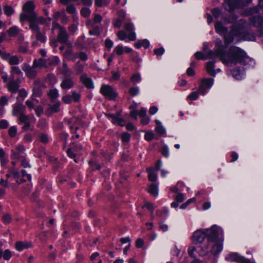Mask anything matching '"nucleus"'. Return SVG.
Returning a JSON list of instances; mask_svg holds the SVG:
<instances>
[{"mask_svg": "<svg viewBox=\"0 0 263 263\" xmlns=\"http://www.w3.org/2000/svg\"><path fill=\"white\" fill-rule=\"evenodd\" d=\"M70 146H72V147L74 148H73V150L75 152H78L79 151L83 149L82 146L81 144L78 143H73L71 144Z\"/></svg>", "mask_w": 263, "mask_h": 263, "instance_id": "nucleus-62", "label": "nucleus"}, {"mask_svg": "<svg viewBox=\"0 0 263 263\" xmlns=\"http://www.w3.org/2000/svg\"><path fill=\"white\" fill-rule=\"evenodd\" d=\"M9 172L12 175L14 179L15 180L17 183L20 184L18 179L20 177V173L16 171L14 167H10L9 168Z\"/></svg>", "mask_w": 263, "mask_h": 263, "instance_id": "nucleus-33", "label": "nucleus"}, {"mask_svg": "<svg viewBox=\"0 0 263 263\" xmlns=\"http://www.w3.org/2000/svg\"><path fill=\"white\" fill-rule=\"evenodd\" d=\"M63 69L62 70V72L66 76H69L70 74V70L69 69L68 66L66 63H65L64 62H63Z\"/></svg>", "mask_w": 263, "mask_h": 263, "instance_id": "nucleus-47", "label": "nucleus"}, {"mask_svg": "<svg viewBox=\"0 0 263 263\" xmlns=\"http://www.w3.org/2000/svg\"><path fill=\"white\" fill-rule=\"evenodd\" d=\"M45 82L49 85L53 86L57 82V79L55 76L53 74H48L45 78Z\"/></svg>", "mask_w": 263, "mask_h": 263, "instance_id": "nucleus-30", "label": "nucleus"}, {"mask_svg": "<svg viewBox=\"0 0 263 263\" xmlns=\"http://www.w3.org/2000/svg\"><path fill=\"white\" fill-rule=\"evenodd\" d=\"M81 80L88 88L90 89L93 88V84L92 80L90 78H88L86 74H83L81 76Z\"/></svg>", "mask_w": 263, "mask_h": 263, "instance_id": "nucleus-27", "label": "nucleus"}, {"mask_svg": "<svg viewBox=\"0 0 263 263\" xmlns=\"http://www.w3.org/2000/svg\"><path fill=\"white\" fill-rule=\"evenodd\" d=\"M33 67L36 68H42L46 67V61L44 59L40 58L38 60H34L33 62Z\"/></svg>", "mask_w": 263, "mask_h": 263, "instance_id": "nucleus-29", "label": "nucleus"}, {"mask_svg": "<svg viewBox=\"0 0 263 263\" xmlns=\"http://www.w3.org/2000/svg\"><path fill=\"white\" fill-rule=\"evenodd\" d=\"M10 73H12V74H21L22 72L18 67L12 66L11 69Z\"/></svg>", "mask_w": 263, "mask_h": 263, "instance_id": "nucleus-52", "label": "nucleus"}, {"mask_svg": "<svg viewBox=\"0 0 263 263\" xmlns=\"http://www.w3.org/2000/svg\"><path fill=\"white\" fill-rule=\"evenodd\" d=\"M8 100L6 96H3L0 98V107H3L8 104Z\"/></svg>", "mask_w": 263, "mask_h": 263, "instance_id": "nucleus-56", "label": "nucleus"}, {"mask_svg": "<svg viewBox=\"0 0 263 263\" xmlns=\"http://www.w3.org/2000/svg\"><path fill=\"white\" fill-rule=\"evenodd\" d=\"M114 51L117 55H120L122 54L124 52V47L121 45H118L114 48Z\"/></svg>", "mask_w": 263, "mask_h": 263, "instance_id": "nucleus-43", "label": "nucleus"}, {"mask_svg": "<svg viewBox=\"0 0 263 263\" xmlns=\"http://www.w3.org/2000/svg\"><path fill=\"white\" fill-rule=\"evenodd\" d=\"M48 95L52 100L55 99L59 97L58 91L55 88L51 89L48 93Z\"/></svg>", "mask_w": 263, "mask_h": 263, "instance_id": "nucleus-37", "label": "nucleus"}, {"mask_svg": "<svg viewBox=\"0 0 263 263\" xmlns=\"http://www.w3.org/2000/svg\"><path fill=\"white\" fill-rule=\"evenodd\" d=\"M154 168L153 167L147 168L146 171L148 172V180L152 182H155L157 180V176L156 173L154 172Z\"/></svg>", "mask_w": 263, "mask_h": 263, "instance_id": "nucleus-31", "label": "nucleus"}, {"mask_svg": "<svg viewBox=\"0 0 263 263\" xmlns=\"http://www.w3.org/2000/svg\"><path fill=\"white\" fill-rule=\"evenodd\" d=\"M9 135L11 137H14L17 133V128L15 126H13L10 127L9 129Z\"/></svg>", "mask_w": 263, "mask_h": 263, "instance_id": "nucleus-57", "label": "nucleus"}, {"mask_svg": "<svg viewBox=\"0 0 263 263\" xmlns=\"http://www.w3.org/2000/svg\"><path fill=\"white\" fill-rule=\"evenodd\" d=\"M59 62H60L59 58L58 57L55 56L50 59L49 64H50V65H51L52 66H55L58 64Z\"/></svg>", "mask_w": 263, "mask_h": 263, "instance_id": "nucleus-61", "label": "nucleus"}, {"mask_svg": "<svg viewBox=\"0 0 263 263\" xmlns=\"http://www.w3.org/2000/svg\"><path fill=\"white\" fill-rule=\"evenodd\" d=\"M206 231V237L208 240V245L203 246L202 249L204 251V254L208 252L209 246L211 242H214L218 240V232L217 227L216 226H212L210 229H205Z\"/></svg>", "mask_w": 263, "mask_h": 263, "instance_id": "nucleus-3", "label": "nucleus"}, {"mask_svg": "<svg viewBox=\"0 0 263 263\" xmlns=\"http://www.w3.org/2000/svg\"><path fill=\"white\" fill-rule=\"evenodd\" d=\"M73 148H74L72 146H70V147L66 151L68 156L71 158H74L76 155V154L74 153L75 152L73 150Z\"/></svg>", "mask_w": 263, "mask_h": 263, "instance_id": "nucleus-59", "label": "nucleus"}, {"mask_svg": "<svg viewBox=\"0 0 263 263\" xmlns=\"http://www.w3.org/2000/svg\"><path fill=\"white\" fill-rule=\"evenodd\" d=\"M84 39H85V36H82L80 37L77 40V41H76L75 44H76V46H78V48H81V49L84 48V44L83 43V41Z\"/></svg>", "mask_w": 263, "mask_h": 263, "instance_id": "nucleus-44", "label": "nucleus"}, {"mask_svg": "<svg viewBox=\"0 0 263 263\" xmlns=\"http://www.w3.org/2000/svg\"><path fill=\"white\" fill-rule=\"evenodd\" d=\"M90 14V10L88 8L84 7V8H82V10H81V14L85 17H88V16H89Z\"/></svg>", "mask_w": 263, "mask_h": 263, "instance_id": "nucleus-48", "label": "nucleus"}, {"mask_svg": "<svg viewBox=\"0 0 263 263\" xmlns=\"http://www.w3.org/2000/svg\"><path fill=\"white\" fill-rule=\"evenodd\" d=\"M224 51L223 49L219 47L217 48L214 51L211 50L209 51L206 57H207V59H214L216 57H218L219 60L222 62L221 57H224Z\"/></svg>", "mask_w": 263, "mask_h": 263, "instance_id": "nucleus-15", "label": "nucleus"}, {"mask_svg": "<svg viewBox=\"0 0 263 263\" xmlns=\"http://www.w3.org/2000/svg\"><path fill=\"white\" fill-rule=\"evenodd\" d=\"M35 33V38L38 41L45 43L46 41V33L45 31H41L39 26L31 25L29 28Z\"/></svg>", "mask_w": 263, "mask_h": 263, "instance_id": "nucleus-9", "label": "nucleus"}, {"mask_svg": "<svg viewBox=\"0 0 263 263\" xmlns=\"http://www.w3.org/2000/svg\"><path fill=\"white\" fill-rule=\"evenodd\" d=\"M216 31L220 35H224V44L228 46L230 43H232L235 37L239 36L240 34V29L237 25H234L232 26V29L230 32L225 34L228 32V28L222 25L221 23L217 22L215 25Z\"/></svg>", "mask_w": 263, "mask_h": 263, "instance_id": "nucleus-2", "label": "nucleus"}, {"mask_svg": "<svg viewBox=\"0 0 263 263\" xmlns=\"http://www.w3.org/2000/svg\"><path fill=\"white\" fill-rule=\"evenodd\" d=\"M83 69L84 65L81 64L80 61H78L74 66V69L76 71L77 73H81L83 71Z\"/></svg>", "mask_w": 263, "mask_h": 263, "instance_id": "nucleus-40", "label": "nucleus"}, {"mask_svg": "<svg viewBox=\"0 0 263 263\" xmlns=\"http://www.w3.org/2000/svg\"><path fill=\"white\" fill-rule=\"evenodd\" d=\"M168 213V210L166 208H163L162 210L160 211H157L156 212V214L158 216L162 217L163 216H166L167 215Z\"/></svg>", "mask_w": 263, "mask_h": 263, "instance_id": "nucleus-55", "label": "nucleus"}, {"mask_svg": "<svg viewBox=\"0 0 263 263\" xmlns=\"http://www.w3.org/2000/svg\"><path fill=\"white\" fill-rule=\"evenodd\" d=\"M63 56L69 61H74L77 58V54H76V53H74L70 48H69L64 51L63 53Z\"/></svg>", "mask_w": 263, "mask_h": 263, "instance_id": "nucleus-26", "label": "nucleus"}, {"mask_svg": "<svg viewBox=\"0 0 263 263\" xmlns=\"http://www.w3.org/2000/svg\"><path fill=\"white\" fill-rule=\"evenodd\" d=\"M156 131L159 135H162L165 133V130L164 128L160 124H158L155 128Z\"/></svg>", "mask_w": 263, "mask_h": 263, "instance_id": "nucleus-53", "label": "nucleus"}, {"mask_svg": "<svg viewBox=\"0 0 263 263\" xmlns=\"http://www.w3.org/2000/svg\"><path fill=\"white\" fill-rule=\"evenodd\" d=\"M79 121V119L76 117H73L69 119L68 121V124L70 125V128L71 129L73 128H74L75 130H77L78 129V127L76 125L78 124Z\"/></svg>", "mask_w": 263, "mask_h": 263, "instance_id": "nucleus-32", "label": "nucleus"}, {"mask_svg": "<svg viewBox=\"0 0 263 263\" xmlns=\"http://www.w3.org/2000/svg\"><path fill=\"white\" fill-rule=\"evenodd\" d=\"M223 241V238H219L218 240L214 242L215 243L212 246L211 250V252L213 255H216L222 251Z\"/></svg>", "mask_w": 263, "mask_h": 263, "instance_id": "nucleus-17", "label": "nucleus"}, {"mask_svg": "<svg viewBox=\"0 0 263 263\" xmlns=\"http://www.w3.org/2000/svg\"><path fill=\"white\" fill-rule=\"evenodd\" d=\"M245 5L242 0H225L223 6L226 10L231 11L236 8H240Z\"/></svg>", "mask_w": 263, "mask_h": 263, "instance_id": "nucleus-6", "label": "nucleus"}, {"mask_svg": "<svg viewBox=\"0 0 263 263\" xmlns=\"http://www.w3.org/2000/svg\"><path fill=\"white\" fill-rule=\"evenodd\" d=\"M100 93L109 100L115 99L117 93L115 89L108 85H102L100 89Z\"/></svg>", "mask_w": 263, "mask_h": 263, "instance_id": "nucleus-7", "label": "nucleus"}, {"mask_svg": "<svg viewBox=\"0 0 263 263\" xmlns=\"http://www.w3.org/2000/svg\"><path fill=\"white\" fill-rule=\"evenodd\" d=\"M41 82L39 80H36L34 81L32 86L33 95L35 97L41 96L42 92L41 89Z\"/></svg>", "mask_w": 263, "mask_h": 263, "instance_id": "nucleus-19", "label": "nucleus"}, {"mask_svg": "<svg viewBox=\"0 0 263 263\" xmlns=\"http://www.w3.org/2000/svg\"><path fill=\"white\" fill-rule=\"evenodd\" d=\"M25 110V106L21 103L15 104L13 108L12 114L13 116H17L18 114H24L23 112Z\"/></svg>", "mask_w": 263, "mask_h": 263, "instance_id": "nucleus-23", "label": "nucleus"}, {"mask_svg": "<svg viewBox=\"0 0 263 263\" xmlns=\"http://www.w3.org/2000/svg\"><path fill=\"white\" fill-rule=\"evenodd\" d=\"M148 192L151 195L156 197L158 194V186L155 184H152L148 190Z\"/></svg>", "mask_w": 263, "mask_h": 263, "instance_id": "nucleus-34", "label": "nucleus"}, {"mask_svg": "<svg viewBox=\"0 0 263 263\" xmlns=\"http://www.w3.org/2000/svg\"><path fill=\"white\" fill-rule=\"evenodd\" d=\"M60 110V102H55L50 105L49 108L46 110L45 114L48 116H50L53 113L57 112Z\"/></svg>", "mask_w": 263, "mask_h": 263, "instance_id": "nucleus-22", "label": "nucleus"}, {"mask_svg": "<svg viewBox=\"0 0 263 263\" xmlns=\"http://www.w3.org/2000/svg\"><path fill=\"white\" fill-rule=\"evenodd\" d=\"M141 80V77L139 74H134L131 77V81L134 83L139 82Z\"/></svg>", "mask_w": 263, "mask_h": 263, "instance_id": "nucleus-64", "label": "nucleus"}, {"mask_svg": "<svg viewBox=\"0 0 263 263\" xmlns=\"http://www.w3.org/2000/svg\"><path fill=\"white\" fill-rule=\"evenodd\" d=\"M29 22V27L31 28V25L39 26V25L45 24L48 26V24L47 23L46 18L43 16H37L35 13L28 21Z\"/></svg>", "mask_w": 263, "mask_h": 263, "instance_id": "nucleus-11", "label": "nucleus"}, {"mask_svg": "<svg viewBox=\"0 0 263 263\" xmlns=\"http://www.w3.org/2000/svg\"><path fill=\"white\" fill-rule=\"evenodd\" d=\"M35 8L33 2L32 1H28L26 2L23 7L24 12L20 15V21L21 22H23L25 21H28L32 15L36 13L34 10Z\"/></svg>", "mask_w": 263, "mask_h": 263, "instance_id": "nucleus-4", "label": "nucleus"}, {"mask_svg": "<svg viewBox=\"0 0 263 263\" xmlns=\"http://www.w3.org/2000/svg\"><path fill=\"white\" fill-rule=\"evenodd\" d=\"M130 138V135L128 133H124L121 135V139L123 142H128Z\"/></svg>", "mask_w": 263, "mask_h": 263, "instance_id": "nucleus-58", "label": "nucleus"}, {"mask_svg": "<svg viewBox=\"0 0 263 263\" xmlns=\"http://www.w3.org/2000/svg\"><path fill=\"white\" fill-rule=\"evenodd\" d=\"M199 91L192 92L189 96L188 98L190 100H195L198 98Z\"/></svg>", "mask_w": 263, "mask_h": 263, "instance_id": "nucleus-63", "label": "nucleus"}, {"mask_svg": "<svg viewBox=\"0 0 263 263\" xmlns=\"http://www.w3.org/2000/svg\"><path fill=\"white\" fill-rule=\"evenodd\" d=\"M76 54H77V58H80V59L83 61H86L88 59V56L84 52L76 53Z\"/></svg>", "mask_w": 263, "mask_h": 263, "instance_id": "nucleus-46", "label": "nucleus"}, {"mask_svg": "<svg viewBox=\"0 0 263 263\" xmlns=\"http://www.w3.org/2000/svg\"><path fill=\"white\" fill-rule=\"evenodd\" d=\"M206 237L205 229H199L194 232L192 237L193 242L196 244H200L203 242Z\"/></svg>", "mask_w": 263, "mask_h": 263, "instance_id": "nucleus-8", "label": "nucleus"}, {"mask_svg": "<svg viewBox=\"0 0 263 263\" xmlns=\"http://www.w3.org/2000/svg\"><path fill=\"white\" fill-rule=\"evenodd\" d=\"M8 63L11 65H18L20 63V60L17 56L12 55L9 59Z\"/></svg>", "mask_w": 263, "mask_h": 263, "instance_id": "nucleus-36", "label": "nucleus"}, {"mask_svg": "<svg viewBox=\"0 0 263 263\" xmlns=\"http://www.w3.org/2000/svg\"><path fill=\"white\" fill-rule=\"evenodd\" d=\"M21 31V29H20L16 26H13L10 27L7 30V33L10 37H15L19 34Z\"/></svg>", "mask_w": 263, "mask_h": 263, "instance_id": "nucleus-25", "label": "nucleus"}, {"mask_svg": "<svg viewBox=\"0 0 263 263\" xmlns=\"http://www.w3.org/2000/svg\"><path fill=\"white\" fill-rule=\"evenodd\" d=\"M61 18L62 23L64 24H66L67 23H68L69 21V18L65 14L64 10L62 11V14Z\"/></svg>", "mask_w": 263, "mask_h": 263, "instance_id": "nucleus-60", "label": "nucleus"}, {"mask_svg": "<svg viewBox=\"0 0 263 263\" xmlns=\"http://www.w3.org/2000/svg\"><path fill=\"white\" fill-rule=\"evenodd\" d=\"M69 39V35L65 28L59 31L57 35V40L61 44L67 43Z\"/></svg>", "mask_w": 263, "mask_h": 263, "instance_id": "nucleus-18", "label": "nucleus"}, {"mask_svg": "<svg viewBox=\"0 0 263 263\" xmlns=\"http://www.w3.org/2000/svg\"><path fill=\"white\" fill-rule=\"evenodd\" d=\"M117 36L118 38L122 41L125 40V39L127 37V34H126V32L123 30L119 31L117 33Z\"/></svg>", "mask_w": 263, "mask_h": 263, "instance_id": "nucleus-51", "label": "nucleus"}, {"mask_svg": "<svg viewBox=\"0 0 263 263\" xmlns=\"http://www.w3.org/2000/svg\"><path fill=\"white\" fill-rule=\"evenodd\" d=\"M128 92L132 97L136 96L139 93V88L137 86L132 87L129 88Z\"/></svg>", "mask_w": 263, "mask_h": 263, "instance_id": "nucleus-38", "label": "nucleus"}, {"mask_svg": "<svg viewBox=\"0 0 263 263\" xmlns=\"http://www.w3.org/2000/svg\"><path fill=\"white\" fill-rule=\"evenodd\" d=\"M39 139L40 141L44 144L48 143L49 141L48 136L45 134H41L39 136Z\"/></svg>", "mask_w": 263, "mask_h": 263, "instance_id": "nucleus-50", "label": "nucleus"}, {"mask_svg": "<svg viewBox=\"0 0 263 263\" xmlns=\"http://www.w3.org/2000/svg\"><path fill=\"white\" fill-rule=\"evenodd\" d=\"M74 84V83L71 79L65 78L62 80L60 86L63 90H68L73 87Z\"/></svg>", "mask_w": 263, "mask_h": 263, "instance_id": "nucleus-20", "label": "nucleus"}, {"mask_svg": "<svg viewBox=\"0 0 263 263\" xmlns=\"http://www.w3.org/2000/svg\"><path fill=\"white\" fill-rule=\"evenodd\" d=\"M125 32L127 33V38L129 41H134L136 39V33L134 32V24L130 22H127L124 24Z\"/></svg>", "mask_w": 263, "mask_h": 263, "instance_id": "nucleus-12", "label": "nucleus"}, {"mask_svg": "<svg viewBox=\"0 0 263 263\" xmlns=\"http://www.w3.org/2000/svg\"><path fill=\"white\" fill-rule=\"evenodd\" d=\"M225 259L228 261H235L238 263H255L237 253H230L226 256Z\"/></svg>", "mask_w": 263, "mask_h": 263, "instance_id": "nucleus-5", "label": "nucleus"}, {"mask_svg": "<svg viewBox=\"0 0 263 263\" xmlns=\"http://www.w3.org/2000/svg\"><path fill=\"white\" fill-rule=\"evenodd\" d=\"M64 28V27L62 26L57 21H53L52 23L51 30L53 32L56 29H58V30L59 31L61 30L62 29H63Z\"/></svg>", "mask_w": 263, "mask_h": 263, "instance_id": "nucleus-42", "label": "nucleus"}, {"mask_svg": "<svg viewBox=\"0 0 263 263\" xmlns=\"http://www.w3.org/2000/svg\"><path fill=\"white\" fill-rule=\"evenodd\" d=\"M32 245L30 242L17 241L15 243V249L18 251H22L25 249H28L31 247Z\"/></svg>", "mask_w": 263, "mask_h": 263, "instance_id": "nucleus-24", "label": "nucleus"}, {"mask_svg": "<svg viewBox=\"0 0 263 263\" xmlns=\"http://www.w3.org/2000/svg\"><path fill=\"white\" fill-rule=\"evenodd\" d=\"M31 118H33V116H27L25 114L20 115L19 121L20 123L24 124V125L22 127L24 130H27L29 128L30 126V120Z\"/></svg>", "mask_w": 263, "mask_h": 263, "instance_id": "nucleus-16", "label": "nucleus"}, {"mask_svg": "<svg viewBox=\"0 0 263 263\" xmlns=\"http://www.w3.org/2000/svg\"><path fill=\"white\" fill-rule=\"evenodd\" d=\"M247 58V53L244 50L236 46H231L227 53H224V57H221V59L223 63L233 66L243 63Z\"/></svg>", "mask_w": 263, "mask_h": 263, "instance_id": "nucleus-1", "label": "nucleus"}, {"mask_svg": "<svg viewBox=\"0 0 263 263\" xmlns=\"http://www.w3.org/2000/svg\"><path fill=\"white\" fill-rule=\"evenodd\" d=\"M232 74L233 77L235 78L237 80H240L242 79V76L240 72V71L237 69L235 68L234 70L232 71Z\"/></svg>", "mask_w": 263, "mask_h": 263, "instance_id": "nucleus-41", "label": "nucleus"}, {"mask_svg": "<svg viewBox=\"0 0 263 263\" xmlns=\"http://www.w3.org/2000/svg\"><path fill=\"white\" fill-rule=\"evenodd\" d=\"M194 55H195V57L196 58V59L197 60H206L207 59V57H206V55L203 53H202V52H200V51L196 52L195 53Z\"/></svg>", "mask_w": 263, "mask_h": 263, "instance_id": "nucleus-45", "label": "nucleus"}, {"mask_svg": "<svg viewBox=\"0 0 263 263\" xmlns=\"http://www.w3.org/2000/svg\"><path fill=\"white\" fill-rule=\"evenodd\" d=\"M66 11L68 13L71 14L76 13V9L72 5H68L66 7Z\"/></svg>", "mask_w": 263, "mask_h": 263, "instance_id": "nucleus-54", "label": "nucleus"}, {"mask_svg": "<svg viewBox=\"0 0 263 263\" xmlns=\"http://www.w3.org/2000/svg\"><path fill=\"white\" fill-rule=\"evenodd\" d=\"M20 87V80L10 81L7 84L8 90L11 93H15L17 91Z\"/></svg>", "mask_w": 263, "mask_h": 263, "instance_id": "nucleus-21", "label": "nucleus"}, {"mask_svg": "<svg viewBox=\"0 0 263 263\" xmlns=\"http://www.w3.org/2000/svg\"><path fill=\"white\" fill-rule=\"evenodd\" d=\"M125 120L120 117V114H119L117 117L116 120L114 122V124H118L121 126H123L125 125Z\"/></svg>", "mask_w": 263, "mask_h": 263, "instance_id": "nucleus-39", "label": "nucleus"}, {"mask_svg": "<svg viewBox=\"0 0 263 263\" xmlns=\"http://www.w3.org/2000/svg\"><path fill=\"white\" fill-rule=\"evenodd\" d=\"M214 61H210L206 63V70L208 74L211 76L215 77L217 72L214 69Z\"/></svg>", "mask_w": 263, "mask_h": 263, "instance_id": "nucleus-28", "label": "nucleus"}, {"mask_svg": "<svg viewBox=\"0 0 263 263\" xmlns=\"http://www.w3.org/2000/svg\"><path fill=\"white\" fill-rule=\"evenodd\" d=\"M12 256V254L11 251L7 249L4 252H3V255L4 259L6 260H8L10 259L11 257Z\"/></svg>", "mask_w": 263, "mask_h": 263, "instance_id": "nucleus-49", "label": "nucleus"}, {"mask_svg": "<svg viewBox=\"0 0 263 263\" xmlns=\"http://www.w3.org/2000/svg\"><path fill=\"white\" fill-rule=\"evenodd\" d=\"M81 98V95L76 91H72V95H67L63 96L62 100L66 104L71 103L72 101L77 102Z\"/></svg>", "mask_w": 263, "mask_h": 263, "instance_id": "nucleus-14", "label": "nucleus"}, {"mask_svg": "<svg viewBox=\"0 0 263 263\" xmlns=\"http://www.w3.org/2000/svg\"><path fill=\"white\" fill-rule=\"evenodd\" d=\"M35 68H36L33 67V65L31 66L27 63H25L22 67V69L25 72V75L29 79H34L36 76L37 71L35 69Z\"/></svg>", "mask_w": 263, "mask_h": 263, "instance_id": "nucleus-13", "label": "nucleus"}, {"mask_svg": "<svg viewBox=\"0 0 263 263\" xmlns=\"http://www.w3.org/2000/svg\"><path fill=\"white\" fill-rule=\"evenodd\" d=\"M4 13L7 16H11L14 12L13 8L9 5H5L3 7Z\"/></svg>", "mask_w": 263, "mask_h": 263, "instance_id": "nucleus-35", "label": "nucleus"}, {"mask_svg": "<svg viewBox=\"0 0 263 263\" xmlns=\"http://www.w3.org/2000/svg\"><path fill=\"white\" fill-rule=\"evenodd\" d=\"M214 79L212 78L203 79L201 81V84L199 87L198 91L202 95H204L207 89H210L213 85Z\"/></svg>", "mask_w": 263, "mask_h": 263, "instance_id": "nucleus-10", "label": "nucleus"}]
</instances>
